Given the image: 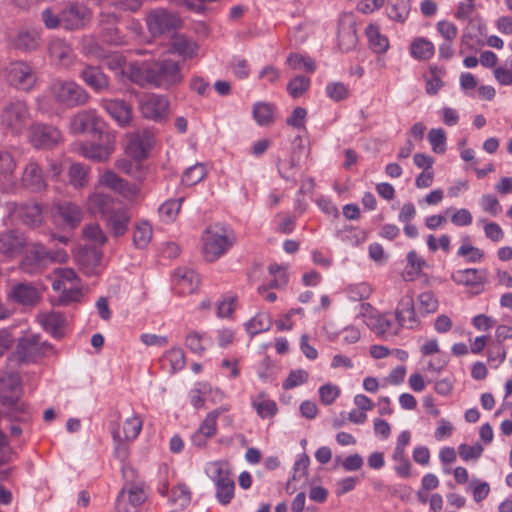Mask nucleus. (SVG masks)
Wrapping results in <instances>:
<instances>
[{
  "label": "nucleus",
  "instance_id": "obj_1",
  "mask_svg": "<svg viewBox=\"0 0 512 512\" xmlns=\"http://www.w3.org/2000/svg\"><path fill=\"white\" fill-rule=\"evenodd\" d=\"M131 80L138 85H151L155 88L168 89L183 80L178 62L166 59L149 66L132 67Z\"/></svg>",
  "mask_w": 512,
  "mask_h": 512
},
{
  "label": "nucleus",
  "instance_id": "obj_2",
  "mask_svg": "<svg viewBox=\"0 0 512 512\" xmlns=\"http://www.w3.org/2000/svg\"><path fill=\"white\" fill-rule=\"evenodd\" d=\"M20 379L17 374L0 375V414L11 421L28 422L31 419L30 408L20 400Z\"/></svg>",
  "mask_w": 512,
  "mask_h": 512
},
{
  "label": "nucleus",
  "instance_id": "obj_3",
  "mask_svg": "<svg viewBox=\"0 0 512 512\" xmlns=\"http://www.w3.org/2000/svg\"><path fill=\"white\" fill-rule=\"evenodd\" d=\"M234 241V233L226 225L216 223L208 226L201 237L204 259L208 262L216 261L229 251Z\"/></svg>",
  "mask_w": 512,
  "mask_h": 512
},
{
  "label": "nucleus",
  "instance_id": "obj_4",
  "mask_svg": "<svg viewBox=\"0 0 512 512\" xmlns=\"http://www.w3.org/2000/svg\"><path fill=\"white\" fill-rule=\"evenodd\" d=\"M48 91L53 101L64 108L83 106L90 99L89 93L73 80L56 79Z\"/></svg>",
  "mask_w": 512,
  "mask_h": 512
},
{
  "label": "nucleus",
  "instance_id": "obj_5",
  "mask_svg": "<svg viewBox=\"0 0 512 512\" xmlns=\"http://www.w3.org/2000/svg\"><path fill=\"white\" fill-rule=\"evenodd\" d=\"M67 259L68 254L64 249L52 251L41 243H32L29 245L28 254L23 259L21 267L24 272L35 274L40 271L42 263L46 261L64 263Z\"/></svg>",
  "mask_w": 512,
  "mask_h": 512
},
{
  "label": "nucleus",
  "instance_id": "obj_6",
  "mask_svg": "<svg viewBox=\"0 0 512 512\" xmlns=\"http://www.w3.org/2000/svg\"><path fill=\"white\" fill-rule=\"evenodd\" d=\"M2 74L10 86L22 91L32 90L37 82V74L33 67L23 60L8 63Z\"/></svg>",
  "mask_w": 512,
  "mask_h": 512
},
{
  "label": "nucleus",
  "instance_id": "obj_7",
  "mask_svg": "<svg viewBox=\"0 0 512 512\" xmlns=\"http://www.w3.org/2000/svg\"><path fill=\"white\" fill-rule=\"evenodd\" d=\"M29 118L28 106L22 100L8 102L4 105L0 114L1 125L12 134H20L27 126Z\"/></svg>",
  "mask_w": 512,
  "mask_h": 512
},
{
  "label": "nucleus",
  "instance_id": "obj_8",
  "mask_svg": "<svg viewBox=\"0 0 512 512\" xmlns=\"http://www.w3.org/2000/svg\"><path fill=\"white\" fill-rule=\"evenodd\" d=\"M53 351V345L47 341L42 342L39 334H27L19 338L16 346V355L21 362H33Z\"/></svg>",
  "mask_w": 512,
  "mask_h": 512
},
{
  "label": "nucleus",
  "instance_id": "obj_9",
  "mask_svg": "<svg viewBox=\"0 0 512 512\" xmlns=\"http://www.w3.org/2000/svg\"><path fill=\"white\" fill-rule=\"evenodd\" d=\"M62 28L68 31L84 29L91 21L92 12L84 4L69 2L61 9Z\"/></svg>",
  "mask_w": 512,
  "mask_h": 512
},
{
  "label": "nucleus",
  "instance_id": "obj_10",
  "mask_svg": "<svg viewBox=\"0 0 512 512\" xmlns=\"http://www.w3.org/2000/svg\"><path fill=\"white\" fill-rule=\"evenodd\" d=\"M103 127L104 121L94 109L81 110L70 121L73 134H101Z\"/></svg>",
  "mask_w": 512,
  "mask_h": 512
},
{
  "label": "nucleus",
  "instance_id": "obj_11",
  "mask_svg": "<svg viewBox=\"0 0 512 512\" xmlns=\"http://www.w3.org/2000/svg\"><path fill=\"white\" fill-rule=\"evenodd\" d=\"M138 106L144 118L161 121L168 115L169 100L166 96L148 93L141 96Z\"/></svg>",
  "mask_w": 512,
  "mask_h": 512
},
{
  "label": "nucleus",
  "instance_id": "obj_12",
  "mask_svg": "<svg viewBox=\"0 0 512 512\" xmlns=\"http://www.w3.org/2000/svg\"><path fill=\"white\" fill-rule=\"evenodd\" d=\"M155 143L154 134L149 129L134 132L128 136L126 153L140 161L145 159Z\"/></svg>",
  "mask_w": 512,
  "mask_h": 512
},
{
  "label": "nucleus",
  "instance_id": "obj_13",
  "mask_svg": "<svg viewBox=\"0 0 512 512\" xmlns=\"http://www.w3.org/2000/svg\"><path fill=\"white\" fill-rule=\"evenodd\" d=\"M146 23L149 32L158 36L174 30L179 24V18L165 9H155L148 13Z\"/></svg>",
  "mask_w": 512,
  "mask_h": 512
},
{
  "label": "nucleus",
  "instance_id": "obj_14",
  "mask_svg": "<svg viewBox=\"0 0 512 512\" xmlns=\"http://www.w3.org/2000/svg\"><path fill=\"white\" fill-rule=\"evenodd\" d=\"M48 55L51 63L59 68H70L76 59L71 45L65 39L52 38L48 43Z\"/></svg>",
  "mask_w": 512,
  "mask_h": 512
},
{
  "label": "nucleus",
  "instance_id": "obj_15",
  "mask_svg": "<svg viewBox=\"0 0 512 512\" xmlns=\"http://www.w3.org/2000/svg\"><path fill=\"white\" fill-rule=\"evenodd\" d=\"M147 495L139 485L125 486L116 499V512H136L145 502Z\"/></svg>",
  "mask_w": 512,
  "mask_h": 512
},
{
  "label": "nucleus",
  "instance_id": "obj_16",
  "mask_svg": "<svg viewBox=\"0 0 512 512\" xmlns=\"http://www.w3.org/2000/svg\"><path fill=\"white\" fill-rule=\"evenodd\" d=\"M17 162L14 156L5 149H0V190L13 192L18 187L15 170Z\"/></svg>",
  "mask_w": 512,
  "mask_h": 512
},
{
  "label": "nucleus",
  "instance_id": "obj_17",
  "mask_svg": "<svg viewBox=\"0 0 512 512\" xmlns=\"http://www.w3.org/2000/svg\"><path fill=\"white\" fill-rule=\"evenodd\" d=\"M61 140V132L54 126L35 124L30 131L31 144L39 149H49Z\"/></svg>",
  "mask_w": 512,
  "mask_h": 512
},
{
  "label": "nucleus",
  "instance_id": "obj_18",
  "mask_svg": "<svg viewBox=\"0 0 512 512\" xmlns=\"http://www.w3.org/2000/svg\"><path fill=\"white\" fill-rule=\"evenodd\" d=\"M21 185L32 192H42L47 188V180L40 165L30 160L21 174Z\"/></svg>",
  "mask_w": 512,
  "mask_h": 512
},
{
  "label": "nucleus",
  "instance_id": "obj_19",
  "mask_svg": "<svg viewBox=\"0 0 512 512\" xmlns=\"http://www.w3.org/2000/svg\"><path fill=\"white\" fill-rule=\"evenodd\" d=\"M100 106L120 126H126L132 120V106L124 100L103 98L100 101Z\"/></svg>",
  "mask_w": 512,
  "mask_h": 512
},
{
  "label": "nucleus",
  "instance_id": "obj_20",
  "mask_svg": "<svg viewBox=\"0 0 512 512\" xmlns=\"http://www.w3.org/2000/svg\"><path fill=\"white\" fill-rule=\"evenodd\" d=\"M200 284V277L195 270L188 267H179L173 274V285L179 294H191Z\"/></svg>",
  "mask_w": 512,
  "mask_h": 512
},
{
  "label": "nucleus",
  "instance_id": "obj_21",
  "mask_svg": "<svg viewBox=\"0 0 512 512\" xmlns=\"http://www.w3.org/2000/svg\"><path fill=\"white\" fill-rule=\"evenodd\" d=\"M79 77L96 93H102L109 89V78L100 67L86 65L79 73Z\"/></svg>",
  "mask_w": 512,
  "mask_h": 512
},
{
  "label": "nucleus",
  "instance_id": "obj_22",
  "mask_svg": "<svg viewBox=\"0 0 512 512\" xmlns=\"http://www.w3.org/2000/svg\"><path fill=\"white\" fill-rule=\"evenodd\" d=\"M41 32L35 28H21L11 39L15 49L22 52H32L39 48Z\"/></svg>",
  "mask_w": 512,
  "mask_h": 512
},
{
  "label": "nucleus",
  "instance_id": "obj_23",
  "mask_svg": "<svg viewBox=\"0 0 512 512\" xmlns=\"http://www.w3.org/2000/svg\"><path fill=\"white\" fill-rule=\"evenodd\" d=\"M366 325L378 336L389 339L398 335L400 328L397 323L389 317V314L377 313L366 320Z\"/></svg>",
  "mask_w": 512,
  "mask_h": 512
},
{
  "label": "nucleus",
  "instance_id": "obj_24",
  "mask_svg": "<svg viewBox=\"0 0 512 512\" xmlns=\"http://www.w3.org/2000/svg\"><path fill=\"white\" fill-rule=\"evenodd\" d=\"M86 206L91 214L100 216L103 219L116 210L115 201L112 196L102 192L90 194Z\"/></svg>",
  "mask_w": 512,
  "mask_h": 512
},
{
  "label": "nucleus",
  "instance_id": "obj_25",
  "mask_svg": "<svg viewBox=\"0 0 512 512\" xmlns=\"http://www.w3.org/2000/svg\"><path fill=\"white\" fill-rule=\"evenodd\" d=\"M117 16L113 13H102L100 15L101 39L109 44L122 45L125 43V38L115 26Z\"/></svg>",
  "mask_w": 512,
  "mask_h": 512
},
{
  "label": "nucleus",
  "instance_id": "obj_26",
  "mask_svg": "<svg viewBox=\"0 0 512 512\" xmlns=\"http://www.w3.org/2000/svg\"><path fill=\"white\" fill-rule=\"evenodd\" d=\"M27 245L24 235L16 230H10L0 235V252L7 256L19 255Z\"/></svg>",
  "mask_w": 512,
  "mask_h": 512
},
{
  "label": "nucleus",
  "instance_id": "obj_27",
  "mask_svg": "<svg viewBox=\"0 0 512 512\" xmlns=\"http://www.w3.org/2000/svg\"><path fill=\"white\" fill-rule=\"evenodd\" d=\"M395 316L399 328L406 327L413 329L418 325L412 297L404 296L400 299L395 311Z\"/></svg>",
  "mask_w": 512,
  "mask_h": 512
},
{
  "label": "nucleus",
  "instance_id": "obj_28",
  "mask_svg": "<svg viewBox=\"0 0 512 512\" xmlns=\"http://www.w3.org/2000/svg\"><path fill=\"white\" fill-rule=\"evenodd\" d=\"M8 296L13 301L21 305H35L40 300V292L30 283H18L14 285Z\"/></svg>",
  "mask_w": 512,
  "mask_h": 512
},
{
  "label": "nucleus",
  "instance_id": "obj_29",
  "mask_svg": "<svg viewBox=\"0 0 512 512\" xmlns=\"http://www.w3.org/2000/svg\"><path fill=\"white\" fill-rule=\"evenodd\" d=\"M76 259L86 274H96L101 264L102 253L96 247L86 246L79 251Z\"/></svg>",
  "mask_w": 512,
  "mask_h": 512
},
{
  "label": "nucleus",
  "instance_id": "obj_30",
  "mask_svg": "<svg viewBox=\"0 0 512 512\" xmlns=\"http://www.w3.org/2000/svg\"><path fill=\"white\" fill-rule=\"evenodd\" d=\"M357 44V34L354 22L350 17H345L339 21L338 45L341 51L349 52Z\"/></svg>",
  "mask_w": 512,
  "mask_h": 512
},
{
  "label": "nucleus",
  "instance_id": "obj_31",
  "mask_svg": "<svg viewBox=\"0 0 512 512\" xmlns=\"http://www.w3.org/2000/svg\"><path fill=\"white\" fill-rule=\"evenodd\" d=\"M14 213L27 226H39L43 220L42 207L37 203H25L16 206Z\"/></svg>",
  "mask_w": 512,
  "mask_h": 512
},
{
  "label": "nucleus",
  "instance_id": "obj_32",
  "mask_svg": "<svg viewBox=\"0 0 512 512\" xmlns=\"http://www.w3.org/2000/svg\"><path fill=\"white\" fill-rule=\"evenodd\" d=\"M104 219L115 237H121L128 231L130 216L125 209L118 208Z\"/></svg>",
  "mask_w": 512,
  "mask_h": 512
},
{
  "label": "nucleus",
  "instance_id": "obj_33",
  "mask_svg": "<svg viewBox=\"0 0 512 512\" xmlns=\"http://www.w3.org/2000/svg\"><path fill=\"white\" fill-rule=\"evenodd\" d=\"M57 215L63 220V222L70 228L77 227L82 220L81 208L71 202L64 201L56 206Z\"/></svg>",
  "mask_w": 512,
  "mask_h": 512
},
{
  "label": "nucleus",
  "instance_id": "obj_34",
  "mask_svg": "<svg viewBox=\"0 0 512 512\" xmlns=\"http://www.w3.org/2000/svg\"><path fill=\"white\" fill-rule=\"evenodd\" d=\"M39 321L44 330L54 338H61L63 336L66 319L62 313L53 311L43 314L39 317Z\"/></svg>",
  "mask_w": 512,
  "mask_h": 512
},
{
  "label": "nucleus",
  "instance_id": "obj_35",
  "mask_svg": "<svg viewBox=\"0 0 512 512\" xmlns=\"http://www.w3.org/2000/svg\"><path fill=\"white\" fill-rule=\"evenodd\" d=\"M451 279L458 285L476 286L486 282L485 273L476 268L457 270L451 275Z\"/></svg>",
  "mask_w": 512,
  "mask_h": 512
},
{
  "label": "nucleus",
  "instance_id": "obj_36",
  "mask_svg": "<svg viewBox=\"0 0 512 512\" xmlns=\"http://www.w3.org/2000/svg\"><path fill=\"white\" fill-rule=\"evenodd\" d=\"M171 50L184 60L192 59L197 55L198 45L184 35H176L171 42Z\"/></svg>",
  "mask_w": 512,
  "mask_h": 512
},
{
  "label": "nucleus",
  "instance_id": "obj_37",
  "mask_svg": "<svg viewBox=\"0 0 512 512\" xmlns=\"http://www.w3.org/2000/svg\"><path fill=\"white\" fill-rule=\"evenodd\" d=\"M434 54V44L425 37H417L410 44V55L416 60H429Z\"/></svg>",
  "mask_w": 512,
  "mask_h": 512
},
{
  "label": "nucleus",
  "instance_id": "obj_38",
  "mask_svg": "<svg viewBox=\"0 0 512 512\" xmlns=\"http://www.w3.org/2000/svg\"><path fill=\"white\" fill-rule=\"evenodd\" d=\"M205 471L214 484L232 479L230 465L226 461H214L208 463Z\"/></svg>",
  "mask_w": 512,
  "mask_h": 512
},
{
  "label": "nucleus",
  "instance_id": "obj_39",
  "mask_svg": "<svg viewBox=\"0 0 512 512\" xmlns=\"http://www.w3.org/2000/svg\"><path fill=\"white\" fill-rule=\"evenodd\" d=\"M111 153L112 149L107 144L86 143L81 146V154L97 162L107 160Z\"/></svg>",
  "mask_w": 512,
  "mask_h": 512
},
{
  "label": "nucleus",
  "instance_id": "obj_40",
  "mask_svg": "<svg viewBox=\"0 0 512 512\" xmlns=\"http://www.w3.org/2000/svg\"><path fill=\"white\" fill-rule=\"evenodd\" d=\"M410 0H388L386 12L390 19L403 23L410 13Z\"/></svg>",
  "mask_w": 512,
  "mask_h": 512
},
{
  "label": "nucleus",
  "instance_id": "obj_41",
  "mask_svg": "<svg viewBox=\"0 0 512 512\" xmlns=\"http://www.w3.org/2000/svg\"><path fill=\"white\" fill-rule=\"evenodd\" d=\"M210 344H211V341L206 336L205 333H199L196 331L189 332L185 339L186 347L192 353H195L198 355L203 354Z\"/></svg>",
  "mask_w": 512,
  "mask_h": 512
},
{
  "label": "nucleus",
  "instance_id": "obj_42",
  "mask_svg": "<svg viewBox=\"0 0 512 512\" xmlns=\"http://www.w3.org/2000/svg\"><path fill=\"white\" fill-rule=\"evenodd\" d=\"M152 227L147 221H140L135 225L133 243L136 248L144 249L152 239Z\"/></svg>",
  "mask_w": 512,
  "mask_h": 512
},
{
  "label": "nucleus",
  "instance_id": "obj_43",
  "mask_svg": "<svg viewBox=\"0 0 512 512\" xmlns=\"http://www.w3.org/2000/svg\"><path fill=\"white\" fill-rule=\"evenodd\" d=\"M366 35L368 37L370 47L375 53L383 54L388 50V38L382 35L376 26L369 25L366 28Z\"/></svg>",
  "mask_w": 512,
  "mask_h": 512
},
{
  "label": "nucleus",
  "instance_id": "obj_44",
  "mask_svg": "<svg viewBox=\"0 0 512 512\" xmlns=\"http://www.w3.org/2000/svg\"><path fill=\"white\" fill-rule=\"evenodd\" d=\"M275 106L266 102H257L253 106V117L260 126H267L273 122Z\"/></svg>",
  "mask_w": 512,
  "mask_h": 512
},
{
  "label": "nucleus",
  "instance_id": "obj_45",
  "mask_svg": "<svg viewBox=\"0 0 512 512\" xmlns=\"http://www.w3.org/2000/svg\"><path fill=\"white\" fill-rule=\"evenodd\" d=\"M206 173L205 166L202 163H196L183 172L181 182L188 187L194 186L205 178Z\"/></svg>",
  "mask_w": 512,
  "mask_h": 512
},
{
  "label": "nucleus",
  "instance_id": "obj_46",
  "mask_svg": "<svg viewBox=\"0 0 512 512\" xmlns=\"http://www.w3.org/2000/svg\"><path fill=\"white\" fill-rule=\"evenodd\" d=\"M183 201V197L165 201L158 209L160 218L167 223L174 221L181 209Z\"/></svg>",
  "mask_w": 512,
  "mask_h": 512
},
{
  "label": "nucleus",
  "instance_id": "obj_47",
  "mask_svg": "<svg viewBox=\"0 0 512 512\" xmlns=\"http://www.w3.org/2000/svg\"><path fill=\"white\" fill-rule=\"evenodd\" d=\"M286 63L293 70H303L305 72L313 73L316 69L314 60L309 56H304L299 53H291L286 60Z\"/></svg>",
  "mask_w": 512,
  "mask_h": 512
},
{
  "label": "nucleus",
  "instance_id": "obj_48",
  "mask_svg": "<svg viewBox=\"0 0 512 512\" xmlns=\"http://www.w3.org/2000/svg\"><path fill=\"white\" fill-rule=\"evenodd\" d=\"M271 326V319L267 313H258L246 323V331L254 336L261 332L268 331Z\"/></svg>",
  "mask_w": 512,
  "mask_h": 512
},
{
  "label": "nucleus",
  "instance_id": "obj_49",
  "mask_svg": "<svg viewBox=\"0 0 512 512\" xmlns=\"http://www.w3.org/2000/svg\"><path fill=\"white\" fill-rule=\"evenodd\" d=\"M224 411L225 409L223 408H217L209 412L197 431L202 435H206L208 438L214 436L217 431V419Z\"/></svg>",
  "mask_w": 512,
  "mask_h": 512
},
{
  "label": "nucleus",
  "instance_id": "obj_50",
  "mask_svg": "<svg viewBox=\"0 0 512 512\" xmlns=\"http://www.w3.org/2000/svg\"><path fill=\"white\" fill-rule=\"evenodd\" d=\"M143 426V421L138 415L127 418L123 423V436L126 441L135 440L140 434Z\"/></svg>",
  "mask_w": 512,
  "mask_h": 512
},
{
  "label": "nucleus",
  "instance_id": "obj_51",
  "mask_svg": "<svg viewBox=\"0 0 512 512\" xmlns=\"http://www.w3.org/2000/svg\"><path fill=\"white\" fill-rule=\"evenodd\" d=\"M252 406L256 410L257 414L263 419L273 417L278 411L276 402L264 398L263 395H260L258 399L254 400L252 402Z\"/></svg>",
  "mask_w": 512,
  "mask_h": 512
},
{
  "label": "nucleus",
  "instance_id": "obj_52",
  "mask_svg": "<svg viewBox=\"0 0 512 512\" xmlns=\"http://www.w3.org/2000/svg\"><path fill=\"white\" fill-rule=\"evenodd\" d=\"M55 273L58 278L53 280L52 288L56 292H60L67 282L74 284L79 281L76 272L71 268H58Z\"/></svg>",
  "mask_w": 512,
  "mask_h": 512
},
{
  "label": "nucleus",
  "instance_id": "obj_53",
  "mask_svg": "<svg viewBox=\"0 0 512 512\" xmlns=\"http://www.w3.org/2000/svg\"><path fill=\"white\" fill-rule=\"evenodd\" d=\"M84 239L93 242L98 246H102L107 242V236L103 229L97 223H91L84 226L82 230Z\"/></svg>",
  "mask_w": 512,
  "mask_h": 512
},
{
  "label": "nucleus",
  "instance_id": "obj_54",
  "mask_svg": "<svg viewBox=\"0 0 512 512\" xmlns=\"http://www.w3.org/2000/svg\"><path fill=\"white\" fill-rule=\"evenodd\" d=\"M310 83L308 77L298 75L288 82L287 92L292 98H299L309 89Z\"/></svg>",
  "mask_w": 512,
  "mask_h": 512
},
{
  "label": "nucleus",
  "instance_id": "obj_55",
  "mask_svg": "<svg viewBox=\"0 0 512 512\" xmlns=\"http://www.w3.org/2000/svg\"><path fill=\"white\" fill-rule=\"evenodd\" d=\"M216 486V499L222 505H227L234 497L235 483L234 480H227L215 484Z\"/></svg>",
  "mask_w": 512,
  "mask_h": 512
},
{
  "label": "nucleus",
  "instance_id": "obj_56",
  "mask_svg": "<svg viewBox=\"0 0 512 512\" xmlns=\"http://www.w3.org/2000/svg\"><path fill=\"white\" fill-rule=\"evenodd\" d=\"M392 458L395 465V471L401 478H408L411 475V463L404 451L394 449Z\"/></svg>",
  "mask_w": 512,
  "mask_h": 512
},
{
  "label": "nucleus",
  "instance_id": "obj_57",
  "mask_svg": "<svg viewBox=\"0 0 512 512\" xmlns=\"http://www.w3.org/2000/svg\"><path fill=\"white\" fill-rule=\"evenodd\" d=\"M270 275L273 279L269 283L270 288H283L288 283L287 270L278 264H271L268 268Z\"/></svg>",
  "mask_w": 512,
  "mask_h": 512
},
{
  "label": "nucleus",
  "instance_id": "obj_58",
  "mask_svg": "<svg viewBox=\"0 0 512 512\" xmlns=\"http://www.w3.org/2000/svg\"><path fill=\"white\" fill-rule=\"evenodd\" d=\"M428 141L435 153L443 154L446 151V134L442 128H433L428 133Z\"/></svg>",
  "mask_w": 512,
  "mask_h": 512
},
{
  "label": "nucleus",
  "instance_id": "obj_59",
  "mask_svg": "<svg viewBox=\"0 0 512 512\" xmlns=\"http://www.w3.org/2000/svg\"><path fill=\"white\" fill-rule=\"evenodd\" d=\"M457 255L466 257V261L469 263H479L484 258V252L481 249L472 246L468 241H464L459 247Z\"/></svg>",
  "mask_w": 512,
  "mask_h": 512
},
{
  "label": "nucleus",
  "instance_id": "obj_60",
  "mask_svg": "<svg viewBox=\"0 0 512 512\" xmlns=\"http://www.w3.org/2000/svg\"><path fill=\"white\" fill-rule=\"evenodd\" d=\"M372 293L371 286L366 282L349 285L347 288L348 298L352 301L368 299Z\"/></svg>",
  "mask_w": 512,
  "mask_h": 512
},
{
  "label": "nucleus",
  "instance_id": "obj_61",
  "mask_svg": "<svg viewBox=\"0 0 512 512\" xmlns=\"http://www.w3.org/2000/svg\"><path fill=\"white\" fill-rule=\"evenodd\" d=\"M82 295V290L78 286H71L69 288L64 286L60 291L57 303L59 305L68 306L72 303L79 302Z\"/></svg>",
  "mask_w": 512,
  "mask_h": 512
},
{
  "label": "nucleus",
  "instance_id": "obj_62",
  "mask_svg": "<svg viewBox=\"0 0 512 512\" xmlns=\"http://www.w3.org/2000/svg\"><path fill=\"white\" fill-rule=\"evenodd\" d=\"M170 500L181 508H185L191 501L190 490L186 485L179 484L172 488Z\"/></svg>",
  "mask_w": 512,
  "mask_h": 512
},
{
  "label": "nucleus",
  "instance_id": "obj_63",
  "mask_svg": "<svg viewBox=\"0 0 512 512\" xmlns=\"http://www.w3.org/2000/svg\"><path fill=\"white\" fill-rule=\"evenodd\" d=\"M494 77L500 85H512V54L507 58L505 66H499L494 69Z\"/></svg>",
  "mask_w": 512,
  "mask_h": 512
},
{
  "label": "nucleus",
  "instance_id": "obj_64",
  "mask_svg": "<svg viewBox=\"0 0 512 512\" xmlns=\"http://www.w3.org/2000/svg\"><path fill=\"white\" fill-rule=\"evenodd\" d=\"M82 51L87 56L104 59L107 57L106 51L101 45L92 37L83 38Z\"/></svg>",
  "mask_w": 512,
  "mask_h": 512
}]
</instances>
